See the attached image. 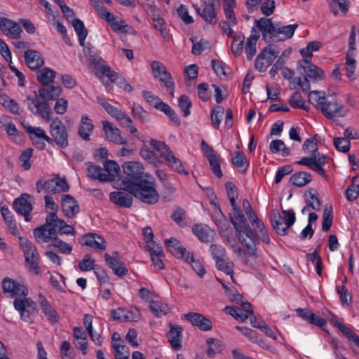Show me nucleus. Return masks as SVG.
Segmentation results:
<instances>
[{
	"instance_id": "f257e3e1",
	"label": "nucleus",
	"mask_w": 359,
	"mask_h": 359,
	"mask_svg": "<svg viewBox=\"0 0 359 359\" xmlns=\"http://www.w3.org/2000/svg\"><path fill=\"white\" fill-rule=\"evenodd\" d=\"M255 26L262 34V39L267 43L283 41L291 39L297 24L280 26L279 23L274 24L269 18H262L255 21Z\"/></svg>"
},
{
	"instance_id": "f03ea898",
	"label": "nucleus",
	"mask_w": 359,
	"mask_h": 359,
	"mask_svg": "<svg viewBox=\"0 0 359 359\" xmlns=\"http://www.w3.org/2000/svg\"><path fill=\"white\" fill-rule=\"evenodd\" d=\"M233 210L235 218L239 221L237 223L233 217H230V222L236 230L237 238L252 255L258 257L256 244L259 243V239L257 233L248 224L240 207Z\"/></svg>"
},
{
	"instance_id": "7ed1b4c3",
	"label": "nucleus",
	"mask_w": 359,
	"mask_h": 359,
	"mask_svg": "<svg viewBox=\"0 0 359 359\" xmlns=\"http://www.w3.org/2000/svg\"><path fill=\"white\" fill-rule=\"evenodd\" d=\"M310 153V156L303 157L300 160L296 161V163L302 165L309 167L311 170L316 172L318 174L321 175L323 178L327 179V176L325 173V170L323 168V165L327 163L328 156L324 154H317L318 146L317 143L313 138L306 139L302 146L304 151H308Z\"/></svg>"
},
{
	"instance_id": "20e7f679",
	"label": "nucleus",
	"mask_w": 359,
	"mask_h": 359,
	"mask_svg": "<svg viewBox=\"0 0 359 359\" xmlns=\"http://www.w3.org/2000/svg\"><path fill=\"white\" fill-rule=\"evenodd\" d=\"M66 224L55 212H51L46 217V223L34 230V236L39 243H48L53 236H57V229L60 234Z\"/></svg>"
},
{
	"instance_id": "39448f33",
	"label": "nucleus",
	"mask_w": 359,
	"mask_h": 359,
	"mask_svg": "<svg viewBox=\"0 0 359 359\" xmlns=\"http://www.w3.org/2000/svg\"><path fill=\"white\" fill-rule=\"evenodd\" d=\"M141 202L154 205L159 199V194L156 189L155 183L147 179H142L137 183H132L131 186L125 189Z\"/></svg>"
},
{
	"instance_id": "423d86ee",
	"label": "nucleus",
	"mask_w": 359,
	"mask_h": 359,
	"mask_svg": "<svg viewBox=\"0 0 359 359\" xmlns=\"http://www.w3.org/2000/svg\"><path fill=\"white\" fill-rule=\"evenodd\" d=\"M283 216L277 210L271 212V223L276 232L281 236L287 234L288 229L296 221L295 213L292 209L284 210L281 208Z\"/></svg>"
},
{
	"instance_id": "0eeeda50",
	"label": "nucleus",
	"mask_w": 359,
	"mask_h": 359,
	"mask_svg": "<svg viewBox=\"0 0 359 359\" xmlns=\"http://www.w3.org/2000/svg\"><path fill=\"white\" fill-rule=\"evenodd\" d=\"M316 101L317 109L320 110L327 118L333 121H336L335 116L344 117L347 114V110L344 109L341 104L337 101L327 102L325 96H319Z\"/></svg>"
},
{
	"instance_id": "6e6552de",
	"label": "nucleus",
	"mask_w": 359,
	"mask_h": 359,
	"mask_svg": "<svg viewBox=\"0 0 359 359\" xmlns=\"http://www.w3.org/2000/svg\"><path fill=\"white\" fill-rule=\"evenodd\" d=\"M122 168L123 173L126 175V180L121 182L123 190L128 189L132 183H137L144 179L143 166L137 161L126 162L123 164Z\"/></svg>"
},
{
	"instance_id": "1a4fd4ad",
	"label": "nucleus",
	"mask_w": 359,
	"mask_h": 359,
	"mask_svg": "<svg viewBox=\"0 0 359 359\" xmlns=\"http://www.w3.org/2000/svg\"><path fill=\"white\" fill-rule=\"evenodd\" d=\"M279 50L276 45L269 44L258 54L255 59V67L259 72H264L278 57Z\"/></svg>"
},
{
	"instance_id": "9d476101",
	"label": "nucleus",
	"mask_w": 359,
	"mask_h": 359,
	"mask_svg": "<svg viewBox=\"0 0 359 359\" xmlns=\"http://www.w3.org/2000/svg\"><path fill=\"white\" fill-rule=\"evenodd\" d=\"M50 133L52 136V144L55 142L62 149L68 146V133L59 118H53L50 124Z\"/></svg>"
},
{
	"instance_id": "9b49d317",
	"label": "nucleus",
	"mask_w": 359,
	"mask_h": 359,
	"mask_svg": "<svg viewBox=\"0 0 359 359\" xmlns=\"http://www.w3.org/2000/svg\"><path fill=\"white\" fill-rule=\"evenodd\" d=\"M140 297L149 303L150 311L155 314H168L175 312V308L163 303L159 300H154L151 298V293L145 287H142L139 290Z\"/></svg>"
},
{
	"instance_id": "f8f14e48",
	"label": "nucleus",
	"mask_w": 359,
	"mask_h": 359,
	"mask_svg": "<svg viewBox=\"0 0 359 359\" xmlns=\"http://www.w3.org/2000/svg\"><path fill=\"white\" fill-rule=\"evenodd\" d=\"M20 245L24 252L25 261L29 264V267L34 270V273L39 274V256L36 248L29 241L22 238H20Z\"/></svg>"
},
{
	"instance_id": "ddd939ff",
	"label": "nucleus",
	"mask_w": 359,
	"mask_h": 359,
	"mask_svg": "<svg viewBox=\"0 0 359 359\" xmlns=\"http://www.w3.org/2000/svg\"><path fill=\"white\" fill-rule=\"evenodd\" d=\"M2 290L4 294H9L11 297H26L29 294L28 288L12 278H5L1 283Z\"/></svg>"
},
{
	"instance_id": "4468645a",
	"label": "nucleus",
	"mask_w": 359,
	"mask_h": 359,
	"mask_svg": "<svg viewBox=\"0 0 359 359\" xmlns=\"http://www.w3.org/2000/svg\"><path fill=\"white\" fill-rule=\"evenodd\" d=\"M31 198L28 194H22L21 196L15 198L13 203V208L18 214L23 215L26 222H29L32 219L30 212L33 210L32 203L28 201Z\"/></svg>"
},
{
	"instance_id": "2eb2a0df",
	"label": "nucleus",
	"mask_w": 359,
	"mask_h": 359,
	"mask_svg": "<svg viewBox=\"0 0 359 359\" xmlns=\"http://www.w3.org/2000/svg\"><path fill=\"white\" fill-rule=\"evenodd\" d=\"M102 74L108 77L111 82L116 83L120 88L127 92L133 91V86L127 82V81L121 76L118 73L113 71L108 65H102L100 67Z\"/></svg>"
},
{
	"instance_id": "dca6fc26",
	"label": "nucleus",
	"mask_w": 359,
	"mask_h": 359,
	"mask_svg": "<svg viewBox=\"0 0 359 359\" xmlns=\"http://www.w3.org/2000/svg\"><path fill=\"white\" fill-rule=\"evenodd\" d=\"M0 29L5 35L12 39H20L21 37L22 29L20 25L12 20L0 18Z\"/></svg>"
},
{
	"instance_id": "f3484780",
	"label": "nucleus",
	"mask_w": 359,
	"mask_h": 359,
	"mask_svg": "<svg viewBox=\"0 0 359 359\" xmlns=\"http://www.w3.org/2000/svg\"><path fill=\"white\" fill-rule=\"evenodd\" d=\"M205 6L201 8L198 6H194L196 12L200 15L202 18L207 22L215 25L217 22L216 18L217 13L215 11L214 0H204Z\"/></svg>"
},
{
	"instance_id": "a211bd4d",
	"label": "nucleus",
	"mask_w": 359,
	"mask_h": 359,
	"mask_svg": "<svg viewBox=\"0 0 359 359\" xmlns=\"http://www.w3.org/2000/svg\"><path fill=\"white\" fill-rule=\"evenodd\" d=\"M13 306L20 314L33 313L37 311L36 302L27 296L15 298L13 301Z\"/></svg>"
},
{
	"instance_id": "6ab92c4d",
	"label": "nucleus",
	"mask_w": 359,
	"mask_h": 359,
	"mask_svg": "<svg viewBox=\"0 0 359 359\" xmlns=\"http://www.w3.org/2000/svg\"><path fill=\"white\" fill-rule=\"evenodd\" d=\"M102 123L107 140L116 144L127 143V140L121 136L120 130L114 126L111 123L104 121Z\"/></svg>"
},
{
	"instance_id": "aec40b11",
	"label": "nucleus",
	"mask_w": 359,
	"mask_h": 359,
	"mask_svg": "<svg viewBox=\"0 0 359 359\" xmlns=\"http://www.w3.org/2000/svg\"><path fill=\"white\" fill-rule=\"evenodd\" d=\"M62 210L68 218H74L79 212V205L74 197L69 194L62 196Z\"/></svg>"
},
{
	"instance_id": "412c9836",
	"label": "nucleus",
	"mask_w": 359,
	"mask_h": 359,
	"mask_svg": "<svg viewBox=\"0 0 359 359\" xmlns=\"http://www.w3.org/2000/svg\"><path fill=\"white\" fill-rule=\"evenodd\" d=\"M80 243L83 245L91 247L97 250H104L106 248L105 240L95 233H88L81 238Z\"/></svg>"
},
{
	"instance_id": "4be33fe9",
	"label": "nucleus",
	"mask_w": 359,
	"mask_h": 359,
	"mask_svg": "<svg viewBox=\"0 0 359 359\" xmlns=\"http://www.w3.org/2000/svg\"><path fill=\"white\" fill-rule=\"evenodd\" d=\"M25 63L32 70H36L44 65V59L40 52L36 50H27L24 53Z\"/></svg>"
},
{
	"instance_id": "5701e85b",
	"label": "nucleus",
	"mask_w": 359,
	"mask_h": 359,
	"mask_svg": "<svg viewBox=\"0 0 359 359\" xmlns=\"http://www.w3.org/2000/svg\"><path fill=\"white\" fill-rule=\"evenodd\" d=\"M170 330L168 333V339L172 348L175 351H179L182 348V327L180 325H175L169 323Z\"/></svg>"
},
{
	"instance_id": "b1692460",
	"label": "nucleus",
	"mask_w": 359,
	"mask_h": 359,
	"mask_svg": "<svg viewBox=\"0 0 359 359\" xmlns=\"http://www.w3.org/2000/svg\"><path fill=\"white\" fill-rule=\"evenodd\" d=\"M301 69L304 72V76H307V78H310L313 81H319L324 77L323 70L311 62L302 64L301 62H298L297 70L299 71Z\"/></svg>"
},
{
	"instance_id": "393cba45",
	"label": "nucleus",
	"mask_w": 359,
	"mask_h": 359,
	"mask_svg": "<svg viewBox=\"0 0 359 359\" xmlns=\"http://www.w3.org/2000/svg\"><path fill=\"white\" fill-rule=\"evenodd\" d=\"M88 176L94 180H99L101 182H111L114 177L111 174H106L104 169L95 164L89 163L87 168Z\"/></svg>"
},
{
	"instance_id": "a878e982",
	"label": "nucleus",
	"mask_w": 359,
	"mask_h": 359,
	"mask_svg": "<svg viewBox=\"0 0 359 359\" xmlns=\"http://www.w3.org/2000/svg\"><path fill=\"white\" fill-rule=\"evenodd\" d=\"M194 234L202 242H210L215 235L213 229L203 224H195L192 228Z\"/></svg>"
},
{
	"instance_id": "bb28decb",
	"label": "nucleus",
	"mask_w": 359,
	"mask_h": 359,
	"mask_svg": "<svg viewBox=\"0 0 359 359\" xmlns=\"http://www.w3.org/2000/svg\"><path fill=\"white\" fill-rule=\"evenodd\" d=\"M132 196L129 192L116 191L109 194V199L119 207L130 208L133 204Z\"/></svg>"
},
{
	"instance_id": "cd10ccee",
	"label": "nucleus",
	"mask_w": 359,
	"mask_h": 359,
	"mask_svg": "<svg viewBox=\"0 0 359 359\" xmlns=\"http://www.w3.org/2000/svg\"><path fill=\"white\" fill-rule=\"evenodd\" d=\"M39 96L45 101L56 100L62 93V88L60 85L46 86L40 88L38 90Z\"/></svg>"
},
{
	"instance_id": "c85d7f7f",
	"label": "nucleus",
	"mask_w": 359,
	"mask_h": 359,
	"mask_svg": "<svg viewBox=\"0 0 359 359\" xmlns=\"http://www.w3.org/2000/svg\"><path fill=\"white\" fill-rule=\"evenodd\" d=\"M165 244L172 255L177 258L183 259L189 251L182 246L180 242L175 238H170L165 240Z\"/></svg>"
},
{
	"instance_id": "c756f323",
	"label": "nucleus",
	"mask_w": 359,
	"mask_h": 359,
	"mask_svg": "<svg viewBox=\"0 0 359 359\" xmlns=\"http://www.w3.org/2000/svg\"><path fill=\"white\" fill-rule=\"evenodd\" d=\"M104 257L107 264L116 276L122 277L128 273V269L123 262L111 258V255L108 253H105Z\"/></svg>"
},
{
	"instance_id": "7c9ffc66",
	"label": "nucleus",
	"mask_w": 359,
	"mask_h": 359,
	"mask_svg": "<svg viewBox=\"0 0 359 359\" xmlns=\"http://www.w3.org/2000/svg\"><path fill=\"white\" fill-rule=\"evenodd\" d=\"M188 321L202 331H209L212 327L211 320L205 316H184Z\"/></svg>"
},
{
	"instance_id": "2f4dec72",
	"label": "nucleus",
	"mask_w": 359,
	"mask_h": 359,
	"mask_svg": "<svg viewBox=\"0 0 359 359\" xmlns=\"http://www.w3.org/2000/svg\"><path fill=\"white\" fill-rule=\"evenodd\" d=\"M22 125L31 140H34L35 138H39L45 140L48 144H52L53 140L46 135L44 130L41 127H32L25 124L24 122H22Z\"/></svg>"
},
{
	"instance_id": "473e14b6",
	"label": "nucleus",
	"mask_w": 359,
	"mask_h": 359,
	"mask_svg": "<svg viewBox=\"0 0 359 359\" xmlns=\"http://www.w3.org/2000/svg\"><path fill=\"white\" fill-rule=\"evenodd\" d=\"M206 344L208 345L206 354L210 358H213L217 353H221L225 348L222 341L217 338H208Z\"/></svg>"
},
{
	"instance_id": "72a5a7b5",
	"label": "nucleus",
	"mask_w": 359,
	"mask_h": 359,
	"mask_svg": "<svg viewBox=\"0 0 359 359\" xmlns=\"http://www.w3.org/2000/svg\"><path fill=\"white\" fill-rule=\"evenodd\" d=\"M92 121L86 115H83L81 119V124L79 128V136L86 141L90 140V136L93 130Z\"/></svg>"
},
{
	"instance_id": "f704fd0d",
	"label": "nucleus",
	"mask_w": 359,
	"mask_h": 359,
	"mask_svg": "<svg viewBox=\"0 0 359 359\" xmlns=\"http://www.w3.org/2000/svg\"><path fill=\"white\" fill-rule=\"evenodd\" d=\"M224 311L226 314H242L243 311L246 314H253V307L250 302L241 301L239 306H226Z\"/></svg>"
},
{
	"instance_id": "c9c22d12",
	"label": "nucleus",
	"mask_w": 359,
	"mask_h": 359,
	"mask_svg": "<svg viewBox=\"0 0 359 359\" xmlns=\"http://www.w3.org/2000/svg\"><path fill=\"white\" fill-rule=\"evenodd\" d=\"M311 180L312 176L310 173L300 171L291 176L290 182L298 187H302L309 184Z\"/></svg>"
},
{
	"instance_id": "e433bc0d",
	"label": "nucleus",
	"mask_w": 359,
	"mask_h": 359,
	"mask_svg": "<svg viewBox=\"0 0 359 359\" xmlns=\"http://www.w3.org/2000/svg\"><path fill=\"white\" fill-rule=\"evenodd\" d=\"M1 213L4 219L5 223L10 229L12 234L17 236L19 234V231L17 227L15 221L13 219V215L10 212L9 209L7 207H1Z\"/></svg>"
},
{
	"instance_id": "4c0bfd02",
	"label": "nucleus",
	"mask_w": 359,
	"mask_h": 359,
	"mask_svg": "<svg viewBox=\"0 0 359 359\" xmlns=\"http://www.w3.org/2000/svg\"><path fill=\"white\" fill-rule=\"evenodd\" d=\"M55 75L56 72L55 71L45 67L38 72L37 79L43 86H46L54 81Z\"/></svg>"
},
{
	"instance_id": "58836bf2",
	"label": "nucleus",
	"mask_w": 359,
	"mask_h": 359,
	"mask_svg": "<svg viewBox=\"0 0 359 359\" xmlns=\"http://www.w3.org/2000/svg\"><path fill=\"white\" fill-rule=\"evenodd\" d=\"M50 241L52 242L48 246L49 249L57 248L60 252L66 255H69L72 252V246L58 238L57 236H53Z\"/></svg>"
},
{
	"instance_id": "ea45409f",
	"label": "nucleus",
	"mask_w": 359,
	"mask_h": 359,
	"mask_svg": "<svg viewBox=\"0 0 359 359\" xmlns=\"http://www.w3.org/2000/svg\"><path fill=\"white\" fill-rule=\"evenodd\" d=\"M187 263L191 264L193 270L201 277L203 278L206 273V271L202 264L198 260L194 259V252H189L187 255L183 258Z\"/></svg>"
},
{
	"instance_id": "a19ab883",
	"label": "nucleus",
	"mask_w": 359,
	"mask_h": 359,
	"mask_svg": "<svg viewBox=\"0 0 359 359\" xmlns=\"http://www.w3.org/2000/svg\"><path fill=\"white\" fill-rule=\"evenodd\" d=\"M72 26L76 32L81 46H84V41L88 35V29L85 27L83 22L79 18L72 21Z\"/></svg>"
},
{
	"instance_id": "79ce46f5",
	"label": "nucleus",
	"mask_w": 359,
	"mask_h": 359,
	"mask_svg": "<svg viewBox=\"0 0 359 359\" xmlns=\"http://www.w3.org/2000/svg\"><path fill=\"white\" fill-rule=\"evenodd\" d=\"M231 162L233 165L238 169H241L243 166H245L244 169L241 170L242 172H245L249 166L245 154L243 151H235L231 158Z\"/></svg>"
},
{
	"instance_id": "37998d69",
	"label": "nucleus",
	"mask_w": 359,
	"mask_h": 359,
	"mask_svg": "<svg viewBox=\"0 0 359 359\" xmlns=\"http://www.w3.org/2000/svg\"><path fill=\"white\" fill-rule=\"evenodd\" d=\"M34 114L39 115L46 121L49 122L51 119V108L47 101H41L36 107Z\"/></svg>"
},
{
	"instance_id": "c03bdc74",
	"label": "nucleus",
	"mask_w": 359,
	"mask_h": 359,
	"mask_svg": "<svg viewBox=\"0 0 359 359\" xmlns=\"http://www.w3.org/2000/svg\"><path fill=\"white\" fill-rule=\"evenodd\" d=\"M165 160L169 163L170 166L175 171L182 173L185 175L189 174L188 171L186 170L180 160V158H177L172 151H171L169 155L165 158Z\"/></svg>"
},
{
	"instance_id": "a18cd8bd",
	"label": "nucleus",
	"mask_w": 359,
	"mask_h": 359,
	"mask_svg": "<svg viewBox=\"0 0 359 359\" xmlns=\"http://www.w3.org/2000/svg\"><path fill=\"white\" fill-rule=\"evenodd\" d=\"M259 38V34H251L247 40L245 53L247 59L251 60L257 52L256 44Z\"/></svg>"
},
{
	"instance_id": "49530a36",
	"label": "nucleus",
	"mask_w": 359,
	"mask_h": 359,
	"mask_svg": "<svg viewBox=\"0 0 359 359\" xmlns=\"http://www.w3.org/2000/svg\"><path fill=\"white\" fill-rule=\"evenodd\" d=\"M290 104L293 108L302 109L305 111H309V104H306L304 101L301 93L299 91L294 92L289 99Z\"/></svg>"
},
{
	"instance_id": "de8ad7c7",
	"label": "nucleus",
	"mask_w": 359,
	"mask_h": 359,
	"mask_svg": "<svg viewBox=\"0 0 359 359\" xmlns=\"http://www.w3.org/2000/svg\"><path fill=\"white\" fill-rule=\"evenodd\" d=\"M140 155L142 158L146 160L148 163L156 165L159 163L158 158L156 153L149 149L148 146L144 143L140 150Z\"/></svg>"
},
{
	"instance_id": "09e8293b",
	"label": "nucleus",
	"mask_w": 359,
	"mask_h": 359,
	"mask_svg": "<svg viewBox=\"0 0 359 359\" xmlns=\"http://www.w3.org/2000/svg\"><path fill=\"white\" fill-rule=\"evenodd\" d=\"M269 149L272 153H278L281 151L283 156H288L291 154L290 149L287 147L281 140H272L270 143Z\"/></svg>"
},
{
	"instance_id": "8fccbe9b",
	"label": "nucleus",
	"mask_w": 359,
	"mask_h": 359,
	"mask_svg": "<svg viewBox=\"0 0 359 359\" xmlns=\"http://www.w3.org/2000/svg\"><path fill=\"white\" fill-rule=\"evenodd\" d=\"M133 117L143 123L149 120V114L140 105L134 103L131 108Z\"/></svg>"
},
{
	"instance_id": "3c124183",
	"label": "nucleus",
	"mask_w": 359,
	"mask_h": 359,
	"mask_svg": "<svg viewBox=\"0 0 359 359\" xmlns=\"http://www.w3.org/2000/svg\"><path fill=\"white\" fill-rule=\"evenodd\" d=\"M215 262L217 269L229 275L231 279L233 281V263L224 258L219 259Z\"/></svg>"
},
{
	"instance_id": "603ef678",
	"label": "nucleus",
	"mask_w": 359,
	"mask_h": 359,
	"mask_svg": "<svg viewBox=\"0 0 359 359\" xmlns=\"http://www.w3.org/2000/svg\"><path fill=\"white\" fill-rule=\"evenodd\" d=\"M235 319L241 322H245L250 320L252 327L261 330L266 323L262 319L261 316H233Z\"/></svg>"
},
{
	"instance_id": "864d4df0",
	"label": "nucleus",
	"mask_w": 359,
	"mask_h": 359,
	"mask_svg": "<svg viewBox=\"0 0 359 359\" xmlns=\"http://www.w3.org/2000/svg\"><path fill=\"white\" fill-rule=\"evenodd\" d=\"M207 159L209 161L212 172L217 177L221 178L223 174L220 167L219 156L215 153L212 155H209V156L207 157Z\"/></svg>"
},
{
	"instance_id": "5fc2aeb1",
	"label": "nucleus",
	"mask_w": 359,
	"mask_h": 359,
	"mask_svg": "<svg viewBox=\"0 0 359 359\" xmlns=\"http://www.w3.org/2000/svg\"><path fill=\"white\" fill-rule=\"evenodd\" d=\"M234 4L235 2L233 0L232 2L224 1L223 4V8L226 18L227 21H229V22L232 25L237 24V18L233 10Z\"/></svg>"
},
{
	"instance_id": "6e6d98bb",
	"label": "nucleus",
	"mask_w": 359,
	"mask_h": 359,
	"mask_svg": "<svg viewBox=\"0 0 359 359\" xmlns=\"http://www.w3.org/2000/svg\"><path fill=\"white\" fill-rule=\"evenodd\" d=\"M138 3L142 6L144 11L150 16H157L161 10L154 4V0H137Z\"/></svg>"
},
{
	"instance_id": "4d7b16f0",
	"label": "nucleus",
	"mask_w": 359,
	"mask_h": 359,
	"mask_svg": "<svg viewBox=\"0 0 359 359\" xmlns=\"http://www.w3.org/2000/svg\"><path fill=\"white\" fill-rule=\"evenodd\" d=\"M112 347L114 350L116 359H128L130 351L123 343L114 342Z\"/></svg>"
},
{
	"instance_id": "13d9d810",
	"label": "nucleus",
	"mask_w": 359,
	"mask_h": 359,
	"mask_svg": "<svg viewBox=\"0 0 359 359\" xmlns=\"http://www.w3.org/2000/svg\"><path fill=\"white\" fill-rule=\"evenodd\" d=\"M150 144L153 147V148L160 153L161 156L164 159L169 155V154L172 151L170 148L164 142L161 141H158L154 139H151L150 140Z\"/></svg>"
},
{
	"instance_id": "bf43d9fd",
	"label": "nucleus",
	"mask_w": 359,
	"mask_h": 359,
	"mask_svg": "<svg viewBox=\"0 0 359 359\" xmlns=\"http://www.w3.org/2000/svg\"><path fill=\"white\" fill-rule=\"evenodd\" d=\"M329 1V5H330V9L331 12L334 15H337L338 14V10L336 8V4H338L340 11L346 14L348 10L349 7V1L348 0H328Z\"/></svg>"
},
{
	"instance_id": "052dcab7",
	"label": "nucleus",
	"mask_w": 359,
	"mask_h": 359,
	"mask_svg": "<svg viewBox=\"0 0 359 359\" xmlns=\"http://www.w3.org/2000/svg\"><path fill=\"white\" fill-rule=\"evenodd\" d=\"M151 68L155 78L169 76L170 74L166 67L159 61L151 62Z\"/></svg>"
},
{
	"instance_id": "680f3d73",
	"label": "nucleus",
	"mask_w": 359,
	"mask_h": 359,
	"mask_svg": "<svg viewBox=\"0 0 359 359\" xmlns=\"http://www.w3.org/2000/svg\"><path fill=\"white\" fill-rule=\"evenodd\" d=\"M323 221L322 223V230L327 232L330 230L333 220L332 206H326L323 210Z\"/></svg>"
},
{
	"instance_id": "e2e57ef3",
	"label": "nucleus",
	"mask_w": 359,
	"mask_h": 359,
	"mask_svg": "<svg viewBox=\"0 0 359 359\" xmlns=\"http://www.w3.org/2000/svg\"><path fill=\"white\" fill-rule=\"evenodd\" d=\"M97 100L98 103L105 109V111L116 119L118 116H119L120 114H121V110H119L118 108L110 104L103 97H97Z\"/></svg>"
},
{
	"instance_id": "0e129e2a",
	"label": "nucleus",
	"mask_w": 359,
	"mask_h": 359,
	"mask_svg": "<svg viewBox=\"0 0 359 359\" xmlns=\"http://www.w3.org/2000/svg\"><path fill=\"white\" fill-rule=\"evenodd\" d=\"M178 105L182 111L184 117L190 114V108L192 105L191 101L187 95H181L178 99Z\"/></svg>"
},
{
	"instance_id": "69168bd1",
	"label": "nucleus",
	"mask_w": 359,
	"mask_h": 359,
	"mask_svg": "<svg viewBox=\"0 0 359 359\" xmlns=\"http://www.w3.org/2000/svg\"><path fill=\"white\" fill-rule=\"evenodd\" d=\"M224 114V109L221 106L217 105L212 109L211 111V121L213 126L216 128H219L221 123V118Z\"/></svg>"
},
{
	"instance_id": "338daca9",
	"label": "nucleus",
	"mask_w": 359,
	"mask_h": 359,
	"mask_svg": "<svg viewBox=\"0 0 359 359\" xmlns=\"http://www.w3.org/2000/svg\"><path fill=\"white\" fill-rule=\"evenodd\" d=\"M331 322L333 325L339 328V330L351 341L356 334L354 333L349 327H346L344 324L338 321L336 316H332Z\"/></svg>"
},
{
	"instance_id": "774afa93",
	"label": "nucleus",
	"mask_w": 359,
	"mask_h": 359,
	"mask_svg": "<svg viewBox=\"0 0 359 359\" xmlns=\"http://www.w3.org/2000/svg\"><path fill=\"white\" fill-rule=\"evenodd\" d=\"M333 143L337 151L346 153L350 150L351 142L344 137H334Z\"/></svg>"
}]
</instances>
